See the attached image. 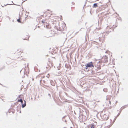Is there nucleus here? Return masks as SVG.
Wrapping results in <instances>:
<instances>
[{
	"mask_svg": "<svg viewBox=\"0 0 128 128\" xmlns=\"http://www.w3.org/2000/svg\"><path fill=\"white\" fill-rule=\"evenodd\" d=\"M100 59H97L96 58H94V67H93L94 68H95V66H97V65H98L100 64H101L102 62L100 61Z\"/></svg>",
	"mask_w": 128,
	"mask_h": 128,
	"instance_id": "f257e3e1",
	"label": "nucleus"
},
{
	"mask_svg": "<svg viewBox=\"0 0 128 128\" xmlns=\"http://www.w3.org/2000/svg\"><path fill=\"white\" fill-rule=\"evenodd\" d=\"M85 67L84 68L86 69H87L88 68H92L94 67V66L93 64V62H89L88 63L84 65Z\"/></svg>",
	"mask_w": 128,
	"mask_h": 128,
	"instance_id": "f03ea898",
	"label": "nucleus"
},
{
	"mask_svg": "<svg viewBox=\"0 0 128 128\" xmlns=\"http://www.w3.org/2000/svg\"><path fill=\"white\" fill-rule=\"evenodd\" d=\"M102 116H101L102 118L104 120H107L108 118V115L107 114H104L102 115Z\"/></svg>",
	"mask_w": 128,
	"mask_h": 128,
	"instance_id": "7ed1b4c3",
	"label": "nucleus"
},
{
	"mask_svg": "<svg viewBox=\"0 0 128 128\" xmlns=\"http://www.w3.org/2000/svg\"><path fill=\"white\" fill-rule=\"evenodd\" d=\"M102 58L103 59L102 60L103 62L106 63L108 62V58L105 55V56H104Z\"/></svg>",
	"mask_w": 128,
	"mask_h": 128,
	"instance_id": "20e7f679",
	"label": "nucleus"
},
{
	"mask_svg": "<svg viewBox=\"0 0 128 128\" xmlns=\"http://www.w3.org/2000/svg\"><path fill=\"white\" fill-rule=\"evenodd\" d=\"M48 65L46 67L47 69H50L51 67H52V63L51 62H49L48 63H47Z\"/></svg>",
	"mask_w": 128,
	"mask_h": 128,
	"instance_id": "39448f33",
	"label": "nucleus"
},
{
	"mask_svg": "<svg viewBox=\"0 0 128 128\" xmlns=\"http://www.w3.org/2000/svg\"><path fill=\"white\" fill-rule=\"evenodd\" d=\"M100 64L98 65H97V66H95V68H94L97 71H98L99 70H100L101 68V66H100Z\"/></svg>",
	"mask_w": 128,
	"mask_h": 128,
	"instance_id": "423d86ee",
	"label": "nucleus"
},
{
	"mask_svg": "<svg viewBox=\"0 0 128 128\" xmlns=\"http://www.w3.org/2000/svg\"><path fill=\"white\" fill-rule=\"evenodd\" d=\"M81 116L82 120H86L87 118V117L83 115V114Z\"/></svg>",
	"mask_w": 128,
	"mask_h": 128,
	"instance_id": "0eeeda50",
	"label": "nucleus"
},
{
	"mask_svg": "<svg viewBox=\"0 0 128 128\" xmlns=\"http://www.w3.org/2000/svg\"><path fill=\"white\" fill-rule=\"evenodd\" d=\"M95 126L93 124H90L88 126V128H95Z\"/></svg>",
	"mask_w": 128,
	"mask_h": 128,
	"instance_id": "6e6552de",
	"label": "nucleus"
},
{
	"mask_svg": "<svg viewBox=\"0 0 128 128\" xmlns=\"http://www.w3.org/2000/svg\"><path fill=\"white\" fill-rule=\"evenodd\" d=\"M127 105H125L124 106L120 108V112H121V111L122 110H123L124 108H126V106Z\"/></svg>",
	"mask_w": 128,
	"mask_h": 128,
	"instance_id": "1a4fd4ad",
	"label": "nucleus"
},
{
	"mask_svg": "<svg viewBox=\"0 0 128 128\" xmlns=\"http://www.w3.org/2000/svg\"><path fill=\"white\" fill-rule=\"evenodd\" d=\"M98 4L97 3H95L92 6L93 8H96L98 7Z\"/></svg>",
	"mask_w": 128,
	"mask_h": 128,
	"instance_id": "9d476101",
	"label": "nucleus"
},
{
	"mask_svg": "<svg viewBox=\"0 0 128 128\" xmlns=\"http://www.w3.org/2000/svg\"><path fill=\"white\" fill-rule=\"evenodd\" d=\"M26 106V103H24V104H22V108H24Z\"/></svg>",
	"mask_w": 128,
	"mask_h": 128,
	"instance_id": "9b49d317",
	"label": "nucleus"
},
{
	"mask_svg": "<svg viewBox=\"0 0 128 128\" xmlns=\"http://www.w3.org/2000/svg\"><path fill=\"white\" fill-rule=\"evenodd\" d=\"M20 18L19 16V18L17 20V21L18 22L21 23L22 22L20 21Z\"/></svg>",
	"mask_w": 128,
	"mask_h": 128,
	"instance_id": "f8f14e48",
	"label": "nucleus"
},
{
	"mask_svg": "<svg viewBox=\"0 0 128 128\" xmlns=\"http://www.w3.org/2000/svg\"><path fill=\"white\" fill-rule=\"evenodd\" d=\"M103 90L105 92H108V89L106 88H104L103 89Z\"/></svg>",
	"mask_w": 128,
	"mask_h": 128,
	"instance_id": "ddd939ff",
	"label": "nucleus"
},
{
	"mask_svg": "<svg viewBox=\"0 0 128 128\" xmlns=\"http://www.w3.org/2000/svg\"><path fill=\"white\" fill-rule=\"evenodd\" d=\"M20 108H21V106H18L17 107V111H18V109L19 110Z\"/></svg>",
	"mask_w": 128,
	"mask_h": 128,
	"instance_id": "4468645a",
	"label": "nucleus"
},
{
	"mask_svg": "<svg viewBox=\"0 0 128 128\" xmlns=\"http://www.w3.org/2000/svg\"><path fill=\"white\" fill-rule=\"evenodd\" d=\"M22 98H20V99H18V100L17 101L18 102H22Z\"/></svg>",
	"mask_w": 128,
	"mask_h": 128,
	"instance_id": "2eb2a0df",
	"label": "nucleus"
},
{
	"mask_svg": "<svg viewBox=\"0 0 128 128\" xmlns=\"http://www.w3.org/2000/svg\"><path fill=\"white\" fill-rule=\"evenodd\" d=\"M44 20H42V23H45Z\"/></svg>",
	"mask_w": 128,
	"mask_h": 128,
	"instance_id": "dca6fc26",
	"label": "nucleus"
},
{
	"mask_svg": "<svg viewBox=\"0 0 128 128\" xmlns=\"http://www.w3.org/2000/svg\"><path fill=\"white\" fill-rule=\"evenodd\" d=\"M64 117H65V116H64L63 118H62V120L63 121H64Z\"/></svg>",
	"mask_w": 128,
	"mask_h": 128,
	"instance_id": "f3484780",
	"label": "nucleus"
},
{
	"mask_svg": "<svg viewBox=\"0 0 128 128\" xmlns=\"http://www.w3.org/2000/svg\"><path fill=\"white\" fill-rule=\"evenodd\" d=\"M87 0H86L85 2V4L84 5V7L86 6V2H87Z\"/></svg>",
	"mask_w": 128,
	"mask_h": 128,
	"instance_id": "a211bd4d",
	"label": "nucleus"
},
{
	"mask_svg": "<svg viewBox=\"0 0 128 128\" xmlns=\"http://www.w3.org/2000/svg\"><path fill=\"white\" fill-rule=\"evenodd\" d=\"M120 112L119 113H118V114L117 115V116H116L117 117H118L119 116V115L120 114Z\"/></svg>",
	"mask_w": 128,
	"mask_h": 128,
	"instance_id": "6ab92c4d",
	"label": "nucleus"
},
{
	"mask_svg": "<svg viewBox=\"0 0 128 128\" xmlns=\"http://www.w3.org/2000/svg\"><path fill=\"white\" fill-rule=\"evenodd\" d=\"M43 83H44V84H45V83H46V82L45 80H43Z\"/></svg>",
	"mask_w": 128,
	"mask_h": 128,
	"instance_id": "aec40b11",
	"label": "nucleus"
},
{
	"mask_svg": "<svg viewBox=\"0 0 128 128\" xmlns=\"http://www.w3.org/2000/svg\"><path fill=\"white\" fill-rule=\"evenodd\" d=\"M48 96L50 97L51 96V95L50 94H48Z\"/></svg>",
	"mask_w": 128,
	"mask_h": 128,
	"instance_id": "412c9836",
	"label": "nucleus"
},
{
	"mask_svg": "<svg viewBox=\"0 0 128 128\" xmlns=\"http://www.w3.org/2000/svg\"><path fill=\"white\" fill-rule=\"evenodd\" d=\"M20 102L22 104H23V101L22 100V102Z\"/></svg>",
	"mask_w": 128,
	"mask_h": 128,
	"instance_id": "4be33fe9",
	"label": "nucleus"
},
{
	"mask_svg": "<svg viewBox=\"0 0 128 128\" xmlns=\"http://www.w3.org/2000/svg\"><path fill=\"white\" fill-rule=\"evenodd\" d=\"M106 32L107 34H109L110 32Z\"/></svg>",
	"mask_w": 128,
	"mask_h": 128,
	"instance_id": "5701e85b",
	"label": "nucleus"
},
{
	"mask_svg": "<svg viewBox=\"0 0 128 128\" xmlns=\"http://www.w3.org/2000/svg\"><path fill=\"white\" fill-rule=\"evenodd\" d=\"M79 118H82V116H79Z\"/></svg>",
	"mask_w": 128,
	"mask_h": 128,
	"instance_id": "b1692460",
	"label": "nucleus"
},
{
	"mask_svg": "<svg viewBox=\"0 0 128 128\" xmlns=\"http://www.w3.org/2000/svg\"><path fill=\"white\" fill-rule=\"evenodd\" d=\"M109 103L110 104H111V102L110 101H109Z\"/></svg>",
	"mask_w": 128,
	"mask_h": 128,
	"instance_id": "393cba45",
	"label": "nucleus"
},
{
	"mask_svg": "<svg viewBox=\"0 0 128 128\" xmlns=\"http://www.w3.org/2000/svg\"><path fill=\"white\" fill-rule=\"evenodd\" d=\"M72 4H74V2H72Z\"/></svg>",
	"mask_w": 128,
	"mask_h": 128,
	"instance_id": "a878e982",
	"label": "nucleus"
},
{
	"mask_svg": "<svg viewBox=\"0 0 128 128\" xmlns=\"http://www.w3.org/2000/svg\"><path fill=\"white\" fill-rule=\"evenodd\" d=\"M90 14H92V13H91V11H90Z\"/></svg>",
	"mask_w": 128,
	"mask_h": 128,
	"instance_id": "bb28decb",
	"label": "nucleus"
},
{
	"mask_svg": "<svg viewBox=\"0 0 128 128\" xmlns=\"http://www.w3.org/2000/svg\"><path fill=\"white\" fill-rule=\"evenodd\" d=\"M24 103H26V101L25 100H24Z\"/></svg>",
	"mask_w": 128,
	"mask_h": 128,
	"instance_id": "cd10ccee",
	"label": "nucleus"
},
{
	"mask_svg": "<svg viewBox=\"0 0 128 128\" xmlns=\"http://www.w3.org/2000/svg\"><path fill=\"white\" fill-rule=\"evenodd\" d=\"M44 85L45 86H46V87H47V86H47L46 85Z\"/></svg>",
	"mask_w": 128,
	"mask_h": 128,
	"instance_id": "c85d7f7f",
	"label": "nucleus"
},
{
	"mask_svg": "<svg viewBox=\"0 0 128 128\" xmlns=\"http://www.w3.org/2000/svg\"><path fill=\"white\" fill-rule=\"evenodd\" d=\"M90 6V7H91V6Z\"/></svg>",
	"mask_w": 128,
	"mask_h": 128,
	"instance_id": "c756f323",
	"label": "nucleus"
},
{
	"mask_svg": "<svg viewBox=\"0 0 128 128\" xmlns=\"http://www.w3.org/2000/svg\"><path fill=\"white\" fill-rule=\"evenodd\" d=\"M53 53H54V52L53 53H51V54H53Z\"/></svg>",
	"mask_w": 128,
	"mask_h": 128,
	"instance_id": "7c9ffc66",
	"label": "nucleus"
},
{
	"mask_svg": "<svg viewBox=\"0 0 128 128\" xmlns=\"http://www.w3.org/2000/svg\"><path fill=\"white\" fill-rule=\"evenodd\" d=\"M28 36V38H29V36Z\"/></svg>",
	"mask_w": 128,
	"mask_h": 128,
	"instance_id": "2f4dec72",
	"label": "nucleus"
},
{
	"mask_svg": "<svg viewBox=\"0 0 128 128\" xmlns=\"http://www.w3.org/2000/svg\"><path fill=\"white\" fill-rule=\"evenodd\" d=\"M50 37V36H48V37H47L48 38V37Z\"/></svg>",
	"mask_w": 128,
	"mask_h": 128,
	"instance_id": "473e14b6",
	"label": "nucleus"
},
{
	"mask_svg": "<svg viewBox=\"0 0 128 128\" xmlns=\"http://www.w3.org/2000/svg\"><path fill=\"white\" fill-rule=\"evenodd\" d=\"M53 58H54V59H55V57H53Z\"/></svg>",
	"mask_w": 128,
	"mask_h": 128,
	"instance_id": "72a5a7b5",
	"label": "nucleus"
},
{
	"mask_svg": "<svg viewBox=\"0 0 128 128\" xmlns=\"http://www.w3.org/2000/svg\"><path fill=\"white\" fill-rule=\"evenodd\" d=\"M47 76V77H48V76Z\"/></svg>",
	"mask_w": 128,
	"mask_h": 128,
	"instance_id": "f704fd0d",
	"label": "nucleus"
},
{
	"mask_svg": "<svg viewBox=\"0 0 128 128\" xmlns=\"http://www.w3.org/2000/svg\"><path fill=\"white\" fill-rule=\"evenodd\" d=\"M12 3H13V4H14V3H13V2L12 1Z\"/></svg>",
	"mask_w": 128,
	"mask_h": 128,
	"instance_id": "c9c22d12",
	"label": "nucleus"
},
{
	"mask_svg": "<svg viewBox=\"0 0 128 128\" xmlns=\"http://www.w3.org/2000/svg\"><path fill=\"white\" fill-rule=\"evenodd\" d=\"M70 128H73L72 127H70Z\"/></svg>",
	"mask_w": 128,
	"mask_h": 128,
	"instance_id": "e433bc0d",
	"label": "nucleus"
},
{
	"mask_svg": "<svg viewBox=\"0 0 128 128\" xmlns=\"http://www.w3.org/2000/svg\"><path fill=\"white\" fill-rule=\"evenodd\" d=\"M0 85H2L1 84H0Z\"/></svg>",
	"mask_w": 128,
	"mask_h": 128,
	"instance_id": "4c0bfd02",
	"label": "nucleus"
},
{
	"mask_svg": "<svg viewBox=\"0 0 128 128\" xmlns=\"http://www.w3.org/2000/svg\"><path fill=\"white\" fill-rule=\"evenodd\" d=\"M65 122H66V120H65Z\"/></svg>",
	"mask_w": 128,
	"mask_h": 128,
	"instance_id": "58836bf2",
	"label": "nucleus"
},
{
	"mask_svg": "<svg viewBox=\"0 0 128 128\" xmlns=\"http://www.w3.org/2000/svg\"><path fill=\"white\" fill-rule=\"evenodd\" d=\"M21 112V111H20V112Z\"/></svg>",
	"mask_w": 128,
	"mask_h": 128,
	"instance_id": "ea45409f",
	"label": "nucleus"
},
{
	"mask_svg": "<svg viewBox=\"0 0 128 128\" xmlns=\"http://www.w3.org/2000/svg\"><path fill=\"white\" fill-rule=\"evenodd\" d=\"M39 27V26H38V27Z\"/></svg>",
	"mask_w": 128,
	"mask_h": 128,
	"instance_id": "a19ab883",
	"label": "nucleus"
},
{
	"mask_svg": "<svg viewBox=\"0 0 128 128\" xmlns=\"http://www.w3.org/2000/svg\"><path fill=\"white\" fill-rule=\"evenodd\" d=\"M22 71V70H21L20 71V72Z\"/></svg>",
	"mask_w": 128,
	"mask_h": 128,
	"instance_id": "79ce46f5",
	"label": "nucleus"
},
{
	"mask_svg": "<svg viewBox=\"0 0 128 128\" xmlns=\"http://www.w3.org/2000/svg\"><path fill=\"white\" fill-rule=\"evenodd\" d=\"M74 114H76L74 112Z\"/></svg>",
	"mask_w": 128,
	"mask_h": 128,
	"instance_id": "37998d69",
	"label": "nucleus"
}]
</instances>
